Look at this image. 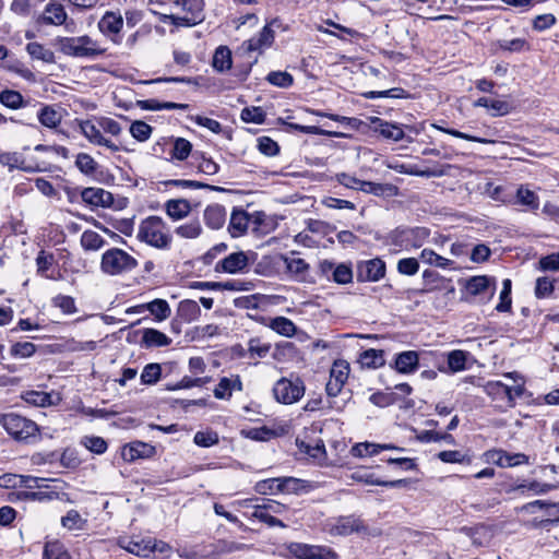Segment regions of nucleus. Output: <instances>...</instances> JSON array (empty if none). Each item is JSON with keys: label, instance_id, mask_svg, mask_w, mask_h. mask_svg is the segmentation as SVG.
Wrapping results in <instances>:
<instances>
[{"label": "nucleus", "instance_id": "8", "mask_svg": "<svg viewBox=\"0 0 559 559\" xmlns=\"http://www.w3.org/2000/svg\"><path fill=\"white\" fill-rule=\"evenodd\" d=\"M288 552L296 559H337V554L330 547L308 545L304 543H290Z\"/></svg>", "mask_w": 559, "mask_h": 559}, {"label": "nucleus", "instance_id": "31", "mask_svg": "<svg viewBox=\"0 0 559 559\" xmlns=\"http://www.w3.org/2000/svg\"><path fill=\"white\" fill-rule=\"evenodd\" d=\"M67 19L63 7L59 3H50L46 7L40 21L45 24L61 25Z\"/></svg>", "mask_w": 559, "mask_h": 559}, {"label": "nucleus", "instance_id": "15", "mask_svg": "<svg viewBox=\"0 0 559 559\" xmlns=\"http://www.w3.org/2000/svg\"><path fill=\"white\" fill-rule=\"evenodd\" d=\"M248 266V257L245 252H234L216 263L217 272L235 274L242 272Z\"/></svg>", "mask_w": 559, "mask_h": 559}, {"label": "nucleus", "instance_id": "1", "mask_svg": "<svg viewBox=\"0 0 559 559\" xmlns=\"http://www.w3.org/2000/svg\"><path fill=\"white\" fill-rule=\"evenodd\" d=\"M506 379L512 380V384L502 381H488L484 385L485 393L501 407H514L518 397L525 391V380L519 372L504 373Z\"/></svg>", "mask_w": 559, "mask_h": 559}, {"label": "nucleus", "instance_id": "30", "mask_svg": "<svg viewBox=\"0 0 559 559\" xmlns=\"http://www.w3.org/2000/svg\"><path fill=\"white\" fill-rule=\"evenodd\" d=\"M171 340L163 332L155 329H145L142 336V345L151 347H164L168 346Z\"/></svg>", "mask_w": 559, "mask_h": 559}, {"label": "nucleus", "instance_id": "33", "mask_svg": "<svg viewBox=\"0 0 559 559\" xmlns=\"http://www.w3.org/2000/svg\"><path fill=\"white\" fill-rule=\"evenodd\" d=\"M80 243L85 251H98L105 246L106 241L96 231L86 229L81 235Z\"/></svg>", "mask_w": 559, "mask_h": 559}, {"label": "nucleus", "instance_id": "51", "mask_svg": "<svg viewBox=\"0 0 559 559\" xmlns=\"http://www.w3.org/2000/svg\"><path fill=\"white\" fill-rule=\"evenodd\" d=\"M85 524L86 520L76 510H70L61 518V525L70 531L83 530Z\"/></svg>", "mask_w": 559, "mask_h": 559}, {"label": "nucleus", "instance_id": "26", "mask_svg": "<svg viewBox=\"0 0 559 559\" xmlns=\"http://www.w3.org/2000/svg\"><path fill=\"white\" fill-rule=\"evenodd\" d=\"M23 400L29 405L46 407L56 405L60 399L52 393L41 391H27L23 394Z\"/></svg>", "mask_w": 559, "mask_h": 559}, {"label": "nucleus", "instance_id": "6", "mask_svg": "<svg viewBox=\"0 0 559 559\" xmlns=\"http://www.w3.org/2000/svg\"><path fill=\"white\" fill-rule=\"evenodd\" d=\"M59 50L70 57L94 58L105 53L106 49L87 35L79 37H61L58 39Z\"/></svg>", "mask_w": 559, "mask_h": 559}, {"label": "nucleus", "instance_id": "17", "mask_svg": "<svg viewBox=\"0 0 559 559\" xmlns=\"http://www.w3.org/2000/svg\"><path fill=\"white\" fill-rule=\"evenodd\" d=\"M122 26V15L112 11H107L98 22V28L105 36H117Z\"/></svg>", "mask_w": 559, "mask_h": 559}, {"label": "nucleus", "instance_id": "42", "mask_svg": "<svg viewBox=\"0 0 559 559\" xmlns=\"http://www.w3.org/2000/svg\"><path fill=\"white\" fill-rule=\"evenodd\" d=\"M202 230L200 221L195 218L179 225L175 229V233L177 236L185 239H195L202 234Z\"/></svg>", "mask_w": 559, "mask_h": 559}, {"label": "nucleus", "instance_id": "46", "mask_svg": "<svg viewBox=\"0 0 559 559\" xmlns=\"http://www.w3.org/2000/svg\"><path fill=\"white\" fill-rule=\"evenodd\" d=\"M518 202L524 206H526L531 211H536L539 206V199L537 194L521 186L516 191Z\"/></svg>", "mask_w": 559, "mask_h": 559}, {"label": "nucleus", "instance_id": "45", "mask_svg": "<svg viewBox=\"0 0 559 559\" xmlns=\"http://www.w3.org/2000/svg\"><path fill=\"white\" fill-rule=\"evenodd\" d=\"M252 518L259 520L260 522L265 523L270 527L278 526V527H286V524L283 523L281 520L273 516L270 512H267V507H264L262 504L254 506V510L251 514Z\"/></svg>", "mask_w": 559, "mask_h": 559}, {"label": "nucleus", "instance_id": "48", "mask_svg": "<svg viewBox=\"0 0 559 559\" xmlns=\"http://www.w3.org/2000/svg\"><path fill=\"white\" fill-rule=\"evenodd\" d=\"M265 111L262 107H246L241 110L240 118L247 123L261 124L265 121Z\"/></svg>", "mask_w": 559, "mask_h": 559}, {"label": "nucleus", "instance_id": "23", "mask_svg": "<svg viewBox=\"0 0 559 559\" xmlns=\"http://www.w3.org/2000/svg\"><path fill=\"white\" fill-rule=\"evenodd\" d=\"M119 546L130 554L138 557H148L152 554L151 538L147 539H128L122 538L118 542Z\"/></svg>", "mask_w": 559, "mask_h": 559}, {"label": "nucleus", "instance_id": "44", "mask_svg": "<svg viewBox=\"0 0 559 559\" xmlns=\"http://www.w3.org/2000/svg\"><path fill=\"white\" fill-rule=\"evenodd\" d=\"M45 559H71L70 554L59 540L47 542L44 548Z\"/></svg>", "mask_w": 559, "mask_h": 559}, {"label": "nucleus", "instance_id": "49", "mask_svg": "<svg viewBox=\"0 0 559 559\" xmlns=\"http://www.w3.org/2000/svg\"><path fill=\"white\" fill-rule=\"evenodd\" d=\"M26 50L29 53V56L34 59L41 60L45 62H52L53 61V52L47 48H45L39 43H28L26 46Z\"/></svg>", "mask_w": 559, "mask_h": 559}, {"label": "nucleus", "instance_id": "59", "mask_svg": "<svg viewBox=\"0 0 559 559\" xmlns=\"http://www.w3.org/2000/svg\"><path fill=\"white\" fill-rule=\"evenodd\" d=\"M75 166L81 173L92 175L97 168V163L90 154L79 153L75 158Z\"/></svg>", "mask_w": 559, "mask_h": 559}, {"label": "nucleus", "instance_id": "63", "mask_svg": "<svg viewBox=\"0 0 559 559\" xmlns=\"http://www.w3.org/2000/svg\"><path fill=\"white\" fill-rule=\"evenodd\" d=\"M511 280L506 278L502 283L500 302L497 305L496 310L499 312H507L511 309Z\"/></svg>", "mask_w": 559, "mask_h": 559}, {"label": "nucleus", "instance_id": "55", "mask_svg": "<svg viewBox=\"0 0 559 559\" xmlns=\"http://www.w3.org/2000/svg\"><path fill=\"white\" fill-rule=\"evenodd\" d=\"M81 444L95 454H103L107 450V442L102 437L85 436Z\"/></svg>", "mask_w": 559, "mask_h": 559}, {"label": "nucleus", "instance_id": "28", "mask_svg": "<svg viewBox=\"0 0 559 559\" xmlns=\"http://www.w3.org/2000/svg\"><path fill=\"white\" fill-rule=\"evenodd\" d=\"M296 444L300 452L322 464L326 460L325 445L322 440H318L314 444L306 441L296 440Z\"/></svg>", "mask_w": 559, "mask_h": 559}, {"label": "nucleus", "instance_id": "34", "mask_svg": "<svg viewBox=\"0 0 559 559\" xmlns=\"http://www.w3.org/2000/svg\"><path fill=\"white\" fill-rule=\"evenodd\" d=\"M152 451V448L143 442H135L122 448V457L124 461L133 462L140 457H144L148 455V452Z\"/></svg>", "mask_w": 559, "mask_h": 559}, {"label": "nucleus", "instance_id": "14", "mask_svg": "<svg viewBox=\"0 0 559 559\" xmlns=\"http://www.w3.org/2000/svg\"><path fill=\"white\" fill-rule=\"evenodd\" d=\"M274 43V31L265 25L258 36L252 37L242 44V48L247 52L262 53L266 48L271 47Z\"/></svg>", "mask_w": 559, "mask_h": 559}, {"label": "nucleus", "instance_id": "25", "mask_svg": "<svg viewBox=\"0 0 559 559\" xmlns=\"http://www.w3.org/2000/svg\"><path fill=\"white\" fill-rule=\"evenodd\" d=\"M226 221V211L219 204L209 205L204 211V222L212 229H219Z\"/></svg>", "mask_w": 559, "mask_h": 559}, {"label": "nucleus", "instance_id": "56", "mask_svg": "<svg viewBox=\"0 0 559 559\" xmlns=\"http://www.w3.org/2000/svg\"><path fill=\"white\" fill-rule=\"evenodd\" d=\"M429 235L430 231L427 228L416 227L406 233L405 239L412 245V247L420 248Z\"/></svg>", "mask_w": 559, "mask_h": 559}, {"label": "nucleus", "instance_id": "41", "mask_svg": "<svg viewBox=\"0 0 559 559\" xmlns=\"http://www.w3.org/2000/svg\"><path fill=\"white\" fill-rule=\"evenodd\" d=\"M467 356L468 353L461 349L449 352L447 355V361L450 371L455 373L465 370Z\"/></svg>", "mask_w": 559, "mask_h": 559}, {"label": "nucleus", "instance_id": "7", "mask_svg": "<svg viewBox=\"0 0 559 559\" xmlns=\"http://www.w3.org/2000/svg\"><path fill=\"white\" fill-rule=\"evenodd\" d=\"M304 381L298 377L281 378L273 386V394L278 403L289 405L298 402L305 394Z\"/></svg>", "mask_w": 559, "mask_h": 559}, {"label": "nucleus", "instance_id": "60", "mask_svg": "<svg viewBox=\"0 0 559 559\" xmlns=\"http://www.w3.org/2000/svg\"><path fill=\"white\" fill-rule=\"evenodd\" d=\"M488 276H473L466 283V289L472 295H479L489 287Z\"/></svg>", "mask_w": 559, "mask_h": 559}, {"label": "nucleus", "instance_id": "13", "mask_svg": "<svg viewBox=\"0 0 559 559\" xmlns=\"http://www.w3.org/2000/svg\"><path fill=\"white\" fill-rule=\"evenodd\" d=\"M370 122L372 130L386 140L399 142L405 138L404 130L399 123L390 122L379 117L370 118Z\"/></svg>", "mask_w": 559, "mask_h": 559}, {"label": "nucleus", "instance_id": "20", "mask_svg": "<svg viewBox=\"0 0 559 559\" xmlns=\"http://www.w3.org/2000/svg\"><path fill=\"white\" fill-rule=\"evenodd\" d=\"M419 365V356L415 350H405L396 355L394 366L403 374L414 373Z\"/></svg>", "mask_w": 559, "mask_h": 559}, {"label": "nucleus", "instance_id": "53", "mask_svg": "<svg viewBox=\"0 0 559 559\" xmlns=\"http://www.w3.org/2000/svg\"><path fill=\"white\" fill-rule=\"evenodd\" d=\"M333 282L345 285L353 281V270L349 263H338L336 264L333 275Z\"/></svg>", "mask_w": 559, "mask_h": 559}, {"label": "nucleus", "instance_id": "64", "mask_svg": "<svg viewBox=\"0 0 559 559\" xmlns=\"http://www.w3.org/2000/svg\"><path fill=\"white\" fill-rule=\"evenodd\" d=\"M271 349L269 343H262L258 338H251L248 343V353L251 358H264Z\"/></svg>", "mask_w": 559, "mask_h": 559}, {"label": "nucleus", "instance_id": "18", "mask_svg": "<svg viewBox=\"0 0 559 559\" xmlns=\"http://www.w3.org/2000/svg\"><path fill=\"white\" fill-rule=\"evenodd\" d=\"M235 391H242V382L239 376L221 378L213 393L218 400H229Z\"/></svg>", "mask_w": 559, "mask_h": 559}, {"label": "nucleus", "instance_id": "40", "mask_svg": "<svg viewBox=\"0 0 559 559\" xmlns=\"http://www.w3.org/2000/svg\"><path fill=\"white\" fill-rule=\"evenodd\" d=\"M353 477L357 480L365 481L369 485H377V486H384V487H391V488H397L402 487L406 484L404 479H397V480H380L372 477V474H369L367 472H355L352 474Z\"/></svg>", "mask_w": 559, "mask_h": 559}, {"label": "nucleus", "instance_id": "54", "mask_svg": "<svg viewBox=\"0 0 559 559\" xmlns=\"http://www.w3.org/2000/svg\"><path fill=\"white\" fill-rule=\"evenodd\" d=\"M359 191L370 193L377 197L383 195L388 192H391L394 187L389 183H378V182H371V181H364L361 180Z\"/></svg>", "mask_w": 559, "mask_h": 559}, {"label": "nucleus", "instance_id": "22", "mask_svg": "<svg viewBox=\"0 0 559 559\" xmlns=\"http://www.w3.org/2000/svg\"><path fill=\"white\" fill-rule=\"evenodd\" d=\"M51 483L53 484L50 486V488H47L48 490H39V491H31L25 495V497L33 501H50L53 499H59L60 492H63L64 488L67 487L66 483L59 479H51Z\"/></svg>", "mask_w": 559, "mask_h": 559}, {"label": "nucleus", "instance_id": "35", "mask_svg": "<svg viewBox=\"0 0 559 559\" xmlns=\"http://www.w3.org/2000/svg\"><path fill=\"white\" fill-rule=\"evenodd\" d=\"M0 103L11 109L26 107L29 100H24L22 94L13 90H3L0 92Z\"/></svg>", "mask_w": 559, "mask_h": 559}, {"label": "nucleus", "instance_id": "32", "mask_svg": "<svg viewBox=\"0 0 559 559\" xmlns=\"http://www.w3.org/2000/svg\"><path fill=\"white\" fill-rule=\"evenodd\" d=\"M233 60H231V51L226 46H219L216 48L212 66L213 68L218 72H225L231 68Z\"/></svg>", "mask_w": 559, "mask_h": 559}, {"label": "nucleus", "instance_id": "58", "mask_svg": "<svg viewBox=\"0 0 559 559\" xmlns=\"http://www.w3.org/2000/svg\"><path fill=\"white\" fill-rule=\"evenodd\" d=\"M352 454L356 457L371 456L381 452L380 444L371 442H362L355 444L352 450Z\"/></svg>", "mask_w": 559, "mask_h": 559}, {"label": "nucleus", "instance_id": "27", "mask_svg": "<svg viewBox=\"0 0 559 559\" xmlns=\"http://www.w3.org/2000/svg\"><path fill=\"white\" fill-rule=\"evenodd\" d=\"M474 107H485L493 117L508 115L511 110L509 103L488 97H480L474 102Z\"/></svg>", "mask_w": 559, "mask_h": 559}, {"label": "nucleus", "instance_id": "29", "mask_svg": "<svg viewBox=\"0 0 559 559\" xmlns=\"http://www.w3.org/2000/svg\"><path fill=\"white\" fill-rule=\"evenodd\" d=\"M165 210L170 218L179 221L190 213L191 206L185 199H171L165 203Z\"/></svg>", "mask_w": 559, "mask_h": 559}, {"label": "nucleus", "instance_id": "10", "mask_svg": "<svg viewBox=\"0 0 559 559\" xmlns=\"http://www.w3.org/2000/svg\"><path fill=\"white\" fill-rule=\"evenodd\" d=\"M330 533L334 536H347L353 533L367 535L369 531L360 518L347 515L336 519L331 525Z\"/></svg>", "mask_w": 559, "mask_h": 559}, {"label": "nucleus", "instance_id": "47", "mask_svg": "<svg viewBox=\"0 0 559 559\" xmlns=\"http://www.w3.org/2000/svg\"><path fill=\"white\" fill-rule=\"evenodd\" d=\"M266 81L276 87L287 88L294 83V78L286 71H271L266 75Z\"/></svg>", "mask_w": 559, "mask_h": 559}, {"label": "nucleus", "instance_id": "52", "mask_svg": "<svg viewBox=\"0 0 559 559\" xmlns=\"http://www.w3.org/2000/svg\"><path fill=\"white\" fill-rule=\"evenodd\" d=\"M162 376V368L158 364L146 365L141 373V382L146 385H152L158 382Z\"/></svg>", "mask_w": 559, "mask_h": 559}, {"label": "nucleus", "instance_id": "2", "mask_svg": "<svg viewBox=\"0 0 559 559\" xmlns=\"http://www.w3.org/2000/svg\"><path fill=\"white\" fill-rule=\"evenodd\" d=\"M170 7V14L165 15L176 26H194L203 21V0H164Z\"/></svg>", "mask_w": 559, "mask_h": 559}, {"label": "nucleus", "instance_id": "43", "mask_svg": "<svg viewBox=\"0 0 559 559\" xmlns=\"http://www.w3.org/2000/svg\"><path fill=\"white\" fill-rule=\"evenodd\" d=\"M270 328L276 333L290 337L296 333V325L292 320L285 317H276L271 320Z\"/></svg>", "mask_w": 559, "mask_h": 559}, {"label": "nucleus", "instance_id": "9", "mask_svg": "<svg viewBox=\"0 0 559 559\" xmlns=\"http://www.w3.org/2000/svg\"><path fill=\"white\" fill-rule=\"evenodd\" d=\"M349 364L346 360H335L330 370V379L326 383L325 391L331 397L337 396L349 376Z\"/></svg>", "mask_w": 559, "mask_h": 559}, {"label": "nucleus", "instance_id": "24", "mask_svg": "<svg viewBox=\"0 0 559 559\" xmlns=\"http://www.w3.org/2000/svg\"><path fill=\"white\" fill-rule=\"evenodd\" d=\"M249 224V216L248 214L240 209H235L230 215V221L228 225V230L231 235V237H240L242 236Z\"/></svg>", "mask_w": 559, "mask_h": 559}, {"label": "nucleus", "instance_id": "37", "mask_svg": "<svg viewBox=\"0 0 559 559\" xmlns=\"http://www.w3.org/2000/svg\"><path fill=\"white\" fill-rule=\"evenodd\" d=\"M201 313L199 304L191 299H185L179 302L178 314L186 322L195 321Z\"/></svg>", "mask_w": 559, "mask_h": 559}, {"label": "nucleus", "instance_id": "12", "mask_svg": "<svg viewBox=\"0 0 559 559\" xmlns=\"http://www.w3.org/2000/svg\"><path fill=\"white\" fill-rule=\"evenodd\" d=\"M80 130L82 134L95 145L106 146L111 152H118L119 146L112 141L106 139L102 133L100 124L93 120H83L80 122Z\"/></svg>", "mask_w": 559, "mask_h": 559}, {"label": "nucleus", "instance_id": "39", "mask_svg": "<svg viewBox=\"0 0 559 559\" xmlns=\"http://www.w3.org/2000/svg\"><path fill=\"white\" fill-rule=\"evenodd\" d=\"M308 487L305 480L295 477H278L277 490L283 493H298Z\"/></svg>", "mask_w": 559, "mask_h": 559}, {"label": "nucleus", "instance_id": "19", "mask_svg": "<svg viewBox=\"0 0 559 559\" xmlns=\"http://www.w3.org/2000/svg\"><path fill=\"white\" fill-rule=\"evenodd\" d=\"M281 260L284 262L285 269L292 277L300 282L306 280L309 264L304 259L293 254L290 257L281 255Z\"/></svg>", "mask_w": 559, "mask_h": 559}, {"label": "nucleus", "instance_id": "3", "mask_svg": "<svg viewBox=\"0 0 559 559\" xmlns=\"http://www.w3.org/2000/svg\"><path fill=\"white\" fill-rule=\"evenodd\" d=\"M136 238L141 242L162 250L168 249L173 240L167 224L162 217L155 215L140 223Z\"/></svg>", "mask_w": 559, "mask_h": 559}, {"label": "nucleus", "instance_id": "57", "mask_svg": "<svg viewBox=\"0 0 559 559\" xmlns=\"http://www.w3.org/2000/svg\"><path fill=\"white\" fill-rule=\"evenodd\" d=\"M36 352L35 344L31 342H17L10 348L11 356L15 358H28Z\"/></svg>", "mask_w": 559, "mask_h": 559}, {"label": "nucleus", "instance_id": "5", "mask_svg": "<svg viewBox=\"0 0 559 559\" xmlns=\"http://www.w3.org/2000/svg\"><path fill=\"white\" fill-rule=\"evenodd\" d=\"M0 424L16 441L32 443L39 438L37 424L21 415L14 413L4 414L0 418Z\"/></svg>", "mask_w": 559, "mask_h": 559}, {"label": "nucleus", "instance_id": "16", "mask_svg": "<svg viewBox=\"0 0 559 559\" xmlns=\"http://www.w3.org/2000/svg\"><path fill=\"white\" fill-rule=\"evenodd\" d=\"M82 200L92 206H110L114 202L112 194L103 188H85L81 192Z\"/></svg>", "mask_w": 559, "mask_h": 559}, {"label": "nucleus", "instance_id": "50", "mask_svg": "<svg viewBox=\"0 0 559 559\" xmlns=\"http://www.w3.org/2000/svg\"><path fill=\"white\" fill-rule=\"evenodd\" d=\"M192 151V144L183 138H177L174 141L171 157L178 160H185L188 158Z\"/></svg>", "mask_w": 559, "mask_h": 559}, {"label": "nucleus", "instance_id": "21", "mask_svg": "<svg viewBox=\"0 0 559 559\" xmlns=\"http://www.w3.org/2000/svg\"><path fill=\"white\" fill-rule=\"evenodd\" d=\"M62 117L60 107L53 105H41L37 112L39 122L49 129L57 128L61 123Z\"/></svg>", "mask_w": 559, "mask_h": 559}, {"label": "nucleus", "instance_id": "11", "mask_svg": "<svg viewBox=\"0 0 559 559\" xmlns=\"http://www.w3.org/2000/svg\"><path fill=\"white\" fill-rule=\"evenodd\" d=\"M385 263L380 258L361 261L357 264L358 282H378L385 275Z\"/></svg>", "mask_w": 559, "mask_h": 559}, {"label": "nucleus", "instance_id": "62", "mask_svg": "<svg viewBox=\"0 0 559 559\" xmlns=\"http://www.w3.org/2000/svg\"><path fill=\"white\" fill-rule=\"evenodd\" d=\"M44 0H13L11 3V11L19 15H28L31 11Z\"/></svg>", "mask_w": 559, "mask_h": 559}, {"label": "nucleus", "instance_id": "38", "mask_svg": "<svg viewBox=\"0 0 559 559\" xmlns=\"http://www.w3.org/2000/svg\"><path fill=\"white\" fill-rule=\"evenodd\" d=\"M146 308L157 322L165 321L171 313L169 304L165 299L157 298L146 302Z\"/></svg>", "mask_w": 559, "mask_h": 559}, {"label": "nucleus", "instance_id": "61", "mask_svg": "<svg viewBox=\"0 0 559 559\" xmlns=\"http://www.w3.org/2000/svg\"><path fill=\"white\" fill-rule=\"evenodd\" d=\"M131 135L138 141L144 142L152 134V127L144 121L136 120L130 127Z\"/></svg>", "mask_w": 559, "mask_h": 559}, {"label": "nucleus", "instance_id": "4", "mask_svg": "<svg viewBox=\"0 0 559 559\" xmlns=\"http://www.w3.org/2000/svg\"><path fill=\"white\" fill-rule=\"evenodd\" d=\"M138 260L120 248L107 249L100 258V271L109 276H120L134 271Z\"/></svg>", "mask_w": 559, "mask_h": 559}, {"label": "nucleus", "instance_id": "36", "mask_svg": "<svg viewBox=\"0 0 559 559\" xmlns=\"http://www.w3.org/2000/svg\"><path fill=\"white\" fill-rule=\"evenodd\" d=\"M383 350L369 348L360 354L359 361L366 368H379L385 362Z\"/></svg>", "mask_w": 559, "mask_h": 559}]
</instances>
